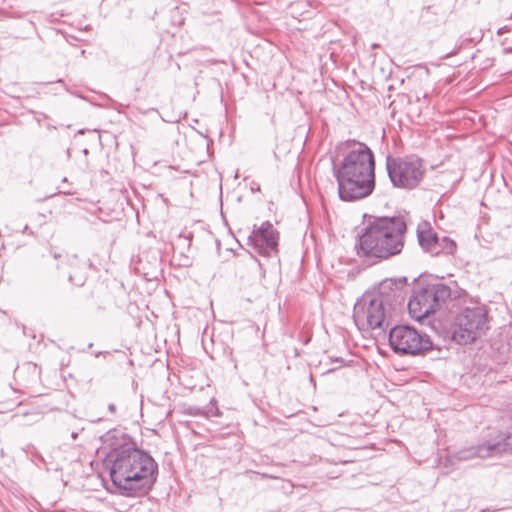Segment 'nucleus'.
Masks as SVG:
<instances>
[{"mask_svg":"<svg viewBox=\"0 0 512 512\" xmlns=\"http://www.w3.org/2000/svg\"><path fill=\"white\" fill-rule=\"evenodd\" d=\"M106 464L113 484L123 495L145 493L156 481L158 465L155 460L130 443L113 448Z\"/></svg>","mask_w":512,"mask_h":512,"instance_id":"obj_1","label":"nucleus"},{"mask_svg":"<svg viewBox=\"0 0 512 512\" xmlns=\"http://www.w3.org/2000/svg\"><path fill=\"white\" fill-rule=\"evenodd\" d=\"M343 149V159L334 169L340 199L355 201L369 196L375 187V161L371 149L357 141H347Z\"/></svg>","mask_w":512,"mask_h":512,"instance_id":"obj_2","label":"nucleus"},{"mask_svg":"<svg viewBox=\"0 0 512 512\" xmlns=\"http://www.w3.org/2000/svg\"><path fill=\"white\" fill-rule=\"evenodd\" d=\"M383 281H380L370 290H367L354 306L353 317L358 327H366L377 331V335L383 332L384 322V292Z\"/></svg>","mask_w":512,"mask_h":512,"instance_id":"obj_3","label":"nucleus"},{"mask_svg":"<svg viewBox=\"0 0 512 512\" xmlns=\"http://www.w3.org/2000/svg\"><path fill=\"white\" fill-rule=\"evenodd\" d=\"M488 329L487 313L483 306L466 307L455 319L452 338L461 345L472 343Z\"/></svg>","mask_w":512,"mask_h":512,"instance_id":"obj_4","label":"nucleus"},{"mask_svg":"<svg viewBox=\"0 0 512 512\" xmlns=\"http://www.w3.org/2000/svg\"><path fill=\"white\" fill-rule=\"evenodd\" d=\"M450 296V288L443 283L427 284L416 290L408 303L409 314L417 321H422L431 313H434Z\"/></svg>","mask_w":512,"mask_h":512,"instance_id":"obj_5","label":"nucleus"},{"mask_svg":"<svg viewBox=\"0 0 512 512\" xmlns=\"http://www.w3.org/2000/svg\"><path fill=\"white\" fill-rule=\"evenodd\" d=\"M356 247L360 257L377 261L384 257V217L365 216Z\"/></svg>","mask_w":512,"mask_h":512,"instance_id":"obj_6","label":"nucleus"},{"mask_svg":"<svg viewBox=\"0 0 512 512\" xmlns=\"http://www.w3.org/2000/svg\"><path fill=\"white\" fill-rule=\"evenodd\" d=\"M512 451V435L496 434L483 439L477 446L464 448L447 458V462L468 461L474 458L500 457L504 453Z\"/></svg>","mask_w":512,"mask_h":512,"instance_id":"obj_7","label":"nucleus"},{"mask_svg":"<svg viewBox=\"0 0 512 512\" xmlns=\"http://www.w3.org/2000/svg\"><path fill=\"white\" fill-rule=\"evenodd\" d=\"M389 345L395 353L418 355L432 347L430 338L410 326H396L389 333Z\"/></svg>","mask_w":512,"mask_h":512,"instance_id":"obj_8","label":"nucleus"},{"mask_svg":"<svg viewBox=\"0 0 512 512\" xmlns=\"http://www.w3.org/2000/svg\"><path fill=\"white\" fill-rule=\"evenodd\" d=\"M388 176L395 187L412 189L423 178L424 169L421 159L409 157L393 159L386 163Z\"/></svg>","mask_w":512,"mask_h":512,"instance_id":"obj_9","label":"nucleus"},{"mask_svg":"<svg viewBox=\"0 0 512 512\" xmlns=\"http://www.w3.org/2000/svg\"><path fill=\"white\" fill-rule=\"evenodd\" d=\"M405 233L406 222L402 217H386V258L402 251Z\"/></svg>","mask_w":512,"mask_h":512,"instance_id":"obj_10","label":"nucleus"},{"mask_svg":"<svg viewBox=\"0 0 512 512\" xmlns=\"http://www.w3.org/2000/svg\"><path fill=\"white\" fill-rule=\"evenodd\" d=\"M278 233L270 222H264L249 236L250 243L259 254L270 256L277 249Z\"/></svg>","mask_w":512,"mask_h":512,"instance_id":"obj_11","label":"nucleus"},{"mask_svg":"<svg viewBox=\"0 0 512 512\" xmlns=\"http://www.w3.org/2000/svg\"><path fill=\"white\" fill-rule=\"evenodd\" d=\"M417 237L419 245L428 253L432 255H439L441 249L439 248L440 238L427 221H422L417 226Z\"/></svg>","mask_w":512,"mask_h":512,"instance_id":"obj_12","label":"nucleus"},{"mask_svg":"<svg viewBox=\"0 0 512 512\" xmlns=\"http://www.w3.org/2000/svg\"><path fill=\"white\" fill-rule=\"evenodd\" d=\"M67 262L72 269L69 272L70 282L76 286H82L85 283L87 271L91 268V263L88 260H79L77 255L69 256Z\"/></svg>","mask_w":512,"mask_h":512,"instance_id":"obj_13","label":"nucleus"},{"mask_svg":"<svg viewBox=\"0 0 512 512\" xmlns=\"http://www.w3.org/2000/svg\"><path fill=\"white\" fill-rule=\"evenodd\" d=\"M407 279L405 277L401 278H391L386 279V288L393 289V286H395V295L394 297L402 298V292L401 290L406 286Z\"/></svg>","mask_w":512,"mask_h":512,"instance_id":"obj_14","label":"nucleus"},{"mask_svg":"<svg viewBox=\"0 0 512 512\" xmlns=\"http://www.w3.org/2000/svg\"><path fill=\"white\" fill-rule=\"evenodd\" d=\"M439 248L441 253L453 254L456 250V243L447 237H443L440 238Z\"/></svg>","mask_w":512,"mask_h":512,"instance_id":"obj_15","label":"nucleus"},{"mask_svg":"<svg viewBox=\"0 0 512 512\" xmlns=\"http://www.w3.org/2000/svg\"><path fill=\"white\" fill-rule=\"evenodd\" d=\"M207 417L212 415V416H220V411L219 409L216 407V408H210L209 411L205 412L204 413Z\"/></svg>","mask_w":512,"mask_h":512,"instance_id":"obj_16","label":"nucleus"},{"mask_svg":"<svg viewBox=\"0 0 512 512\" xmlns=\"http://www.w3.org/2000/svg\"><path fill=\"white\" fill-rule=\"evenodd\" d=\"M65 40L69 43L72 42V40H77V38L73 35V34H68L67 36L65 34H63Z\"/></svg>","mask_w":512,"mask_h":512,"instance_id":"obj_17","label":"nucleus"},{"mask_svg":"<svg viewBox=\"0 0 512 512\" xmlns=\"http://www.w3.org/2000/svg\"><path fill=\"white\" fill-rule=\"evenodd\" d=\"M189 414H191V415H200V414H201V412H200V410H199V409H197V408H190V409H189Z\"/></svg>","mask_w":512,"mask_h":512,"instance_id":"obj_18","label":"nucleus"},{"mask_svg":"<svg viewBox=\"0 0 512 512\" xmlns=\"http://www.w3.org/2000/svg\"><path fill=\"white\" fill-rule=\"evenodd\" d=\"M376 346H377V350H378L379 354L384 355V350H382L381 344H380L379 340H377V339H376Z\"/></svg>","mask_w":512,"mask_h":512,"instance_id":"obj_19","label":"nucleus"},{"mask_svg":"<svg viewBox=\"0 0 512 512\" xmlns=\"http://www.w3.org/2000/svg\"><path fill=\"white\" fill-rule=\"evenodd\" d=\"M108 410L111 412V413H115L116 412V406L114 404H109L108 405Z\"/></svg>","mask_w":512,"mask_h":512,"instance_id":"obj_20","label":"nucleus"},{"mask_svg":"<svg viewBox=\"0 0 512 512\" xmlns=\"http://www.w3.org/2000/svg\"><path fill=\"white\" fill-rule=\"evenodd\" d=\"M77 436H78V433H77V432H72L71 437H72L73 439H76V438H77Z\"/></svg>","mask_w":512,"mask_h":512,"instance_id":"obj_21","label":"nucleus"},{"mask_svg":"<svg viewBox=\"0 0 512 512\" xmlns=\"http://www.w3.org/2000/svg\"><path fill=\"white\" fill-rule=\"evenodd\" d=\"M376 383H377V381L375 379L372 380V383H371L372 387H376Z\"/></svg>","mask_w":512,"mask_h":512,"instance_id":"obj_22","label":"nucleus"},{"mask_svg":"<svg viewBox=\"0 0 512 512\" xmlns=\"http://www.w3.org/2000/svg\"><path fill=\"white\" fill-rule=\"evenodd\" d=\"M56 32L60 33V32H62V30L61 29H56Z\"/></svg>","mask_w":512,"mask_h":512,"instance_id":"obj_23","label":"nucleus"},{"mask_svg":"<svg viewBox=\"0 0 512 512\" xmlns=\"http://www.w3.org/2000/svg\"><path fill=\"white\" fill-rule=\"evenodd\" d=\"M381 138L384 139V130L382 131Z\"/></svg>","mask_w":512,"mask_h":512,"instance_id":"obj_24","label":"nucleus"},{"mask_svg":"<svg viewBox=\"0 0 512 512\" xmlns=\"http://www.w3.org/2000/svg\"><path fill=\"white\" fill-rule=\"evenodd\" d=\"M335 368L328 369V372L334 371Z\"/></svg>","mask_w":512,"mask_h":512,"instance_id":"obj_25","label":"nucleus"},{"mask_svg":"<svg viewBox=\"0 0 512 512\" xmlns=\"http://www.w3.org/2000/svg\"><path fill=\"white\" fill-rule=\"evenodd\" d=\"M497 32H498V33H501V32H503V31H502V29H501V28H499V29L497 30Z\"/></svg>","mask_w":512,"mask_h":512,"instance_id":"obj_26","label":"nucleus"}]
</instances>
